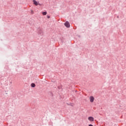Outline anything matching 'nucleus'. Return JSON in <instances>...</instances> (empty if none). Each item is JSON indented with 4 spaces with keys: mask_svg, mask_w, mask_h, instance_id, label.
I'll return each instance as SVG.
<instances>
[{
    "mask_svg": "<svg viewBox=\"0 0 126 126\" xmlns=\"http://www.w3.org/2000/svg\"><path fill=\"white\" fill-rule=\"evenodd\" d=\"M33 4H34V5H36L37 6V5H41V4H39V2L36 1V0H33Z\"/></svg>",
    "mask_w": 126,
    "mask_h": 126,
    "instance_id": "obj_1",
    "label": "nucleus"
},
{
    "mask_svg": "<svg viewBox=\"0 0 126 126\" xmlns=\"http://www.w3.org/2000/svg\"><path fill=\"white\" fill-rule=\"evenodd\" d=\"M88 120H89V121L91 122H94V118L93 117H88Z\"/></svg>",
    "mask_w": 126,
    "mask_h": 126,
    "instance_id": "obj_2",
    "label": "nucleus"
},
{
    "mask_svg": "<svg viewBox=\"0 0 126 126\" xmlns=\"http://www.w3.org/2000/svg\"><path fill=\"white\" fill-rule=\"evenodd\" d=\"M94 97L93 96H91L90 97V101L91 103H93L94 102Z\"/></svg>",
    "mask_w": 126,
    "mask_h": 126,
    "instance_id": "obj_3",
    "label": "nucleus"
},
{
    "mask_svg": "<svg viewBox=\"0 0 126 126\" xmlns=\"http://www.w3.org/2000/svg\"><path fill=\"white\" fill-rule=\"evenodd\" d=\"M64 25L65 26H66V27H69V26H70V25H69V23H68V22H66L65 23H64Z\"/></svg>",
    "mask_w": 126,
    "mask_h": 126,
    "instance_id": "obj_4",
    "label": "nucleus"
},
{
    "mask_svg": "<svg viewBox=\"0 0 126 126\" xmlns=\"http://www.w3.org/2000/svg\"><path fill=\"white\" fill-rule=\"evenodd\" d=\"M31 85L32 87H35V86H36V85L34 83L31 84Z\"/></svg>",
    "mask_w": 126,
    "mask_h": 126,
    "instance_id": "obj_5",
    "label": "nucleus"
},
{
    "mask_svg": "<svg viewBox=\"0 0 126 126\" xmlns=\"http://www.w3.org/2000/svg\"><path fill=\"white\" fill-rule=\"evenodd\" d=\"M43 15H47V12H42Z\"/></svg>",
    "mask_w": 126,
    "mask_h": 126,
    "instance_id": "obj_6",
    "label": "nucleus"
},
{
    "mask_svg": "<svg viewBox=\"0 0 126 126\" xmlns=\"http://www.w3.org/2000/svg\"><path fill=\"white\" fill-rule=\"evenodd\" d=\"M32 14L34 13V11L33 10H32Z\"/></svg>",
    "mask_w": 126,
    "mask_h": 126,
    "instance_id": "obj_7",
    "label": "nucleus"
},
{
    "mask_svg": "<svg viewBox=\"0 0 126 126\" xmlns=\"http://www.w3.org/2000/svg\"><path fill=\"white\" fill-rule=\"evenodd\" d=\"M47 18H50V16H47Z\"/></svg>",
    "mask_w": 126,
    "mask_h": 126,
    "instance_id": "obj_8",
    "label": "nucleus"
},
{
    "mask_svg": "<svg viewBox=\"0 0 126 126\" xmlns=\"http://www.w3.org/2000/svg\"><path fill=\"white\" fill-rule=\"evenodd\" d=\"M89 126H93V125L90 124V125H89Z\"/></svg>",
    "mask_w": 126,
    "mask_h": 126,
    "instance_id": "obj_9",
    "label": "nucleus"
}]
</instances>
